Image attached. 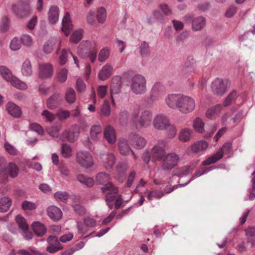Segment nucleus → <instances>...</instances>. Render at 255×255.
I'll return each instance as SVG.
<instances>
[{
    "label": "nucleus",
    "instance_id": "nucleus-1",
    "mask_svg": "<svg viewBox=\"0 0 255 255\" xmlns=\"http://www.w3.org/2000/svg\"><path fill=\"white\" fill-rule=\"evenodd\" d=\"M153 115L149 110L142 111L139 116V108H134L131 115L130 123L135 128H147L151 123Z\"/></svg>",
    "mask_w": 255,
    "mask_h": 255
},
{
    "label": "nucleus",
    "instance_id": "nucleus-2",
    "mask_svg": "<svg viewBox=\"0 0 255 255\" xmlns=\"http://www.w3.org/2000/svg\"><path fill=\"white\" fill-rule=\"evenodd\" d=\"M95 44L90 41L82 42L77 49L78 55L82 58L90 57L92 62H94L97 57V50L94 49Z\"/></svg>",
    "mask_w": 255,
    "mask_h": 255
},
{
    "label": "nucleus",
    "instance_id": "nucleus-3",
    "mask_svg": "<svg viewBox=\"0 0 255 255\" xmlns=\"http://www.w3.org/2000/svg\"><path fill=\"white\" fill-rule=\"evenodd\" d=\"M146 81L144 76L140 74L133 76L130 80V89L135 95H141L146 92Z\"/></svg>",
    "mask_w": 255,
    "mask_h": 255
},
{
    "label": "nucleus",
    "instance_id": "nucleus-4",
    "mask_svg": "<svg viewBox=\"0 0 255 255\" xmlns=\"http://www.w3.org/2000/svg\"><path fill=\"white\" fill-rule=\"evenodd\" d=\"M232 145L230 142L225 143L216 154L211 156L202 162L203 165H209L216 163L223 157V154L228 153L231 151Z\"/></svg>",
    "mask_w": 255,
    "mask_h": 255
},
{
    "label": "nucleus",
    "instance_id": "nucleus-5",
    "mask_svg": "<svg viewBox=\"0 0 255 255\" xmlns=\"http://www.w3.org/2000/svg\"><path fill=\"white\" fill-rule=\"evenodd\" d=\"M178 156L174 153H170L162 159L161 168L164 171H170L174 168L179 161Z\"/></svg>",
    "mask_w": 255,
    "mask_h": 255
},
{
    "label": "nucleus",
    "instance_id": "nucleus-6",
    "mask_svg": "<svg viewBox=\"0 0 255 255\" xmlns=\"http://www.w3.org/2000/svg\"><path fill=\"white\" fill-rule=\"evenodd\" d=\"M12 11L18 17L27 16L31 12V8L29 3L21 1L12 6Z\"/></svg>",
    "mask_w": 255,
    "mask_h": 255
},
{
    "label": "nucleus",
    "instance_id": "nucleus-7",
    "mask_svg": "<svg viewBox=\"0 0 255 255\" xmlns=\"http://www.w3.org/2000/svg\"><path fill=\"white\" fill-rule=\"evenodd\" d=\"M165 143L163 141H159L158 144L155 145L151 149V161L155 162L156 161H161L166 155L164 149Z\"/></svg>",
    "mask_w": 255,
    "mask_h": 255
},
{
    "label": "nucleus",
    "instance_id": "nucleus-8",
    "mask_svg": "<svg viewBox=\"0 0 255 255\" xmlns=\"http://www.w3.org/2000/svg\"><path fill=\"white\" fill-rule=\"evenodd\" d=\"M230 85L229 80L216 78L212 83V91L218 95H222L228 90Z\"/></svg>",
    "mask_w": 255,
    "mask_h": 255
},
{
    "label": "nucleus",
    "instance_id": "nucleus-9",
    "mask_svg": "<svg viewBox=\"0 0 255 255\" xmlns=\"http://www.w3.org/2000/svg\"><path fill=\"white\" fill-rule=\"evenodd\" d=\"M77 162L82 167L89 168L94 164L92 156L88 151H80L76 154Z\"/></svg>",
    "mask_w": 255,
    "mask_h": 255
},
{
    "label": "nucleus",
    "instance_id": "nucleus-10",
    "mask_svg": "<svg viewBox=\"0 0 255 255\" xmlns=\"http://www.w3.org/2000/svg\"><path fill=\"white\" fill-rule=\"evenodd\" d=\"M195 107V101L192 98L182 95L178 107L181 112L185 114L189 113L194 109Z\"/></svg>",
    "mask_w": 255,
    "mask_h": 255
},
{
    "label": "nucleus",
    "instance_id": "nucleus-11",
    "mask_svg": "<svg viewBox=\"0 0 255 255\" xmlns=\"http://www.w3.org/2000/svg\"><path fill=\"white\" fill-rule=\"evenodd\" d=\"M185 22L188 24H192V27L194 31L201 30L205 25V19L202 16L194 17L190 15H186L184 17Z\"/></svg>",
    "mask_w": 255,
    "mask_h": 255
},
{
    "label": "nucleus",
    "instance_id": "nucleus-12",
    "mask_svg": "<svg viewBox=\"0 0 255 255\" xmlns=\"http://www.w3.org/2000/svg\"><path fill=\"white\" fill-rule=\"evenodd\" d=\"M103 193L108 191L105 196V200L114 201L118 197V189L112 183H108L101 188Z\"/></svg>",
    "mask_w": 255,
    "mask_h": 255
},
{
    "label": "nucleus",
    "instance_id": "nucleus-13",
    "mask_svg": "<svg viewBox=\"0 0 255 255\" xmlns=\"http://www.w3.org/2000/svg\"><path fill=\"white\" fill-rule=\"evenodd\" d=\"M47 241L49 246L47 247L46 250L49 253L53 254L63 249V246H61L60 241L58 240L57 237L56 236H49Z\"/></svg>",
    "mask_w": 255,
    "mask_h": 255
},
{
    "label": "nucleus",
    "instance_id": "nucleus-14",
    "mask_svg": "<svg viewBox=\"0 0 255 255\" xmlns=\"http://www.w3.org/2000/svg\"><path fill=\"white\" fill-rule=\"evenodd\" d=\"M100 158L103 162L104 166L107 170L112 169L116 162V157L112 152H102Z\"/></svg>",
    "mask_w": 255,
    "mask_h": 255
},
{
    "label": "nucleus",
    "instance_id": "nucleus-15",
    "mask_svg": "<svg viewBox=\"0 0 255 255\" xmlns=\"http://www.w3.org/2000/svg\"><path fill=\"white\" fill-rule=\"evenodd\" d=\"M84 224L77 222V226L79 233L84 235L88 231V228L95 227L96 225V221L90 217H86L83 220Z\"/></svg>",
    "mask_w": 255,
    "mask_h": 255
},
{
    "label": "nucleus",
    "instance_id": "nucleus-16",
    "mask_svg": "<svg viewBox=\"0 0 255 255\" xmlns=\"http://www.w3.org/2000/svg\"><path fill=\"white\" fill-rule=\"evenodd\" d=\"M62 100V96L59 93H54L47 100L46 106L49 109L54 110L60 105Z\"/></svg>",
    "mask_w": 255,
    "mask_h": 255
},
{
    "label": "nucleus",
    "instance_id": "nucleus-17",
    "mask_svg": "<svg viewBox=\"0 0 255 255\" xmlns=\"http://www.w3.org/2000/svg\"><path fill=\"white\" fill-rule=\"evenodd\" d=\"M169 123V120L165 116L158 115L154 119L153 126L156 129L163 130L166 128Z\"/></svg>",
    "mask_w": 255,
    "mask_h": 255
},
{
    "label": "nucleus",
    "instance_id": "nucleus-18",
    "mask_svg": "<svg viewBox=\"0 0 255 255\" xmlns=\"http://www.w3.org/2000/svg\"><path fill=\"white\" fill-rule=\"evenodd\" d=\"M48 217L54 222L59 221L62 217V212L60 208L55 206H50L47 209Z\"/></svg>",
    "mask_w": 255,
    "mask_h": 255
},
{
    "label": "nucleus",
    "instance_id": "nucleus-19",
    "mask_svg": "<svg viewBox=\"0 0 255 255\" xmlns=\"http://www.w3.org/2000/svg\"><path fill=\"white\" fill-rule=\"evenodd\" d=\"M118 147L120 152L122 154L127 155H128L129 153H131L134 159L135 160L137 159V156L131 150L126 139L121 138L119 140L118 143Z\"/></svg>",
    "mask_w": 255,
    "mask_h": 255
},
{
    "label": "nucleus",
    "instance_id": "nucleus-20",
    "mask_svg": "<svg viewBox=\"0 0 255 255\" xmlns=\"http://www.w3.org/2000/svg\"><path fill=\"white\" fill-rule=\"evenodd\" d=\"M6 110L8 113L14 118H19L22 115L21 108L12 102H8L6 105Z\"/></svg>",
    "mask_w": 255,
    "mask_h": 255
},
{
    "label": "nucleus",
    "instance_id": "nucleus-21",
    "mask_svg": "<svg viewBox=\"0 0 255 255\" xmlns=\"http://www.w3.org/2000/svg\"><path fill=\"white\" fill-rule=\"evenodd\" d=\"M53 73L51 64H43L39 65V77L42 78L51 77Z\"/></svg>",
    "mask_w": 255,
    "mask_h": 255
},
{
    "label": "nucleus",
    "instance_id": "nucleus-22",
    "mask_svg": "<svg viewBox=\"0 0 255 255\" xmlns=\"http://www.w3.org/2000/svg\"><path fill=\"white\" fill-rule=\"evenodd\" d=\"M72 27L73 25L71 23L70 14L68 12H66L62 19V30L66 36H68Z\"/></svg>",
    "mask_w": 255,
    "mask_h": 255
},
{
    "label": "nucleus",
    "instance_id": "nucleus-23",
    "mask_svg": "<svg viewBox=\"0 0 255 255\" xmlns=\"http://www.w3.org/2000/svg\"><path fill=\"white\" fill-rule=\"evenodd\" d=\"M122 82L121 78L119 76L114 77L111 85V94L112 97L114 94H118L121 91Z\"/></svg>",
    "mask_w": 255,
    "mask_h": 255
},
{
    "label": "nucleus",
    "instance_id": "nucleus-24",
    "mask_svg": "<svg viewBox=\"0 0 255 255\" xmlns=\"http://www.w3.org/2000/svg\"><path fill=\"white\" fill-rule=\"evenodd\" d=\"M164 91L163 86L159 83H156L153 86L150 93V99L152 102L156 101L158 96Z\"/></svg>",
    "mask_w": 255,
    "mask_h": 255
},
{
    "label": "nucleus",
    "instance_id": "nucleus-25",
    "mask_svg": "<svg viewBox=\"0 0 255 255\" xmlns=\"http://www.w3.org/2000/svg\"><path fill=\"white\" fill-rule=\"evenodd\" d=\"M181 96L182 95L176 94H171L169 95L166 99V104L170 108H178Z\"/></svg>",
    "mask_w": 255,
    "mask_h": 255
},
{
    "label": "nucleus",
    "instance_id": "nucleus-26",
    "mask_svg": "<svg viewBox=\"0 0 255 255\" xmlns=\"http://www.w3.org/2000/svg\"><path fill=\"white\" fill-rule=\"evenodd\" d=\"M131 143L134 148L140 149L145 146L146 140L138 134H134L131 137Z\"/></svg>",
    "mask_w": 255,
    "mask_h": 255
},
{
    "label": "nucleus",
    "instance_id": "nucleus-27",
    "mask_svg": "<svg viewBox=\"0 0 255 255\" xmlns=\"http://www.w3.org/2000/svg\"><path fill=\"white\" fill-rule=\"evenodd\" d=\"M104 137L110 144H114L116 141L114 129L111 126L106 127L104 130Z\"/></svg>",
    "mask_w": 255,
    "mask_h": 255
},
{
    "label": "nucleus",
    "instance_id": "nucleus-28",
    "mask_svg": "<svg viewBox=\"0 0 255 255\" xmlns=\"http://www.w3.org/2000/svg\"><path fill=\"white\" fill-rule=\"evenodd\" d=\"M32 228L35 234L38 237H42L47 231L45 226L38 221L32 223Z\"/></svg>",
    "mask_w": 255,
    "mask_h": 255
},
{
    "label": "nucleus",
    "instance_id": "nucleus-29",
    "mask_svg": "<svg viewBox=\"0 0 255 255\" xmlns=\"http://www.w3.org/2000/svg\"><path fill=\"white\" fill-rule=\"evenodd\" d=\"M48 20L51 24L56 23L59 18V9L56 6H51L48 11Z\"/></svg>",
    "mask_w": 255,
    "mask_h": 255
},
{
    "label": "nucleus",
    "instance_id": "nucleus-30",
    "mask_svg": "<svg viewBox=\"0 0 255 255\" xmlns=\"http://www.w3.org/2000/svg\"><path fill=\"white\" fill-rule=\"evenodd\" d=\"M113 67L109 64H106L101 69L99 73V78L101 80H105L112 74Z\"/></svg>",
    "mask_w": 255,
    "mask_h": 255
},
{
    "label": "nucleus",
    "instance_id": "nucleus-31",
    "mask_svg": "<svg viewBox=\"0 0 255 255\" xmlns=\"http://www.w3.org/2000/svg\"><path fill=\"white\" fill-rule=\"evenodd\" d=\"M79 132L77 131H74L72 129L65 130L61 136L62 139H66L69 142H73L77 138Z\"/></svg>",
    "mask_w": 255,
    "mask_h": 255
},
{
    "label": "nucleus",
    "instance_id": "nucleus-32",
    "mask_svg": "<svg viewBox=\"0 0 255 255\" xmlns=\"http://www.w3.org/2000/svg\"><path fill=\"white\" fill-rule=\"evenodd\" d=\"M195 61L191 56L188 57L184 66L183 72L185 73H194L195 71L194 65Z\"/></svg>",
    "mask_w": 255,
    "mask_h": 255
},
{
    "label": "nucleus",
    "instance_id": "nucleus-33",
    "mask_svg": "<svg viewBox=\"0 0 255 255\" xmlns=\"http://www.w3.org/2000/svg\"><path fill=\"white\" fill-rule=\"evenodd\" d=\"M11 205V200L8 197L0 198V212H7Z\"/></svg>",
    "mask_w": 255,
    "mask_h": 255
},
{
    "label": "nucleus",
    "instance_id": "nucleus-34",
    "mask_svg": "<svg viewBox=\"0 0 255 255\" xmlns=\"http://www.w3.org/2000/svg\"><path fill=\"white\" fill-rule=\"evenodd\" d=\"M222 109V106L218 104L209 109L206 112V116L208 118H213L218 116L221 112Z\"/></svg>",
    "mask_w": 255,
    "mask_h": 255
},
{
    "label": "nucleus",
    "instance_id": "nucleus-35",
    "mask_svg": "<svg viewBox=\"0 0 255 255\" xmlns=\"http://www.w3.org/2000/svg\"><path fill=\"white\" fill-rule=\"evenodd\" d=\"M208 146V144L204 141H199L194 143L191 146V150L194 153H197L206 149Z\"/></svg>",
    "mask_w": 255,
    "mask_h": 255
},
{
    "label": "nucleus",
    "instance_id": "nucleus-36",
    "mask_svg": "<svg viewBox=\"0 0 255 255\" xmlns=\"http://www.w3.org/2000/svg\"><path fill=\"white\" fill-rule=\"evenodd\" d=\"M66 101L69 104L74 103L76 99V92L72 88H68L65 95Z\"/></svg>",
    "mask_w": 255,
    "mask_h": 255
},
{
    "label": "nucleus",
    "instance_id": "nucleus-37",
    "mask_svg": "<svg viewBox=\"0 0 255 255\" xmlns=\"http://www.w3.org/2000/svg\"><path fill=\"white\" fill-rule=\"evenodd\" d=\"M110 180V176L108 174H106L105 173L101 172L99 173L96 176V181L97 184L103 185L105 186V185L108 184V183H110L109 182Z\"/></svg>",
    "mask_w": 255,
    "mask_h": 255
},
{
    "label": "nucleus",
    "instance_id": "nucleus-38",
    "mask_svg": "<svg viewBox=\"0 0 255 255\" xmlns=\"http://www.w3.org/2000/svg\"><path fill=\"white\" fill-rule=\"evenodd\" d=\"M8 82L14 87L20 90H26L27 89V86L25 83L20 81L16 77L13 76L11 80H10Z\"/></svg>",
    "mask_w": 255,
    "mask_h": 255
},
{
    "label": "nucleus",
    "instance_id": "nucleus-39",
    "mask_svg": "<svg viewBox=\"0 0 255 255\" xmlns=\"http://www.w3.org/2000/svg\"><path fill=\"white\" fill-rule=\"evenodd\" d=\"M192 130L185 128L181 130L179 135V139L183 142H187L192 136Z\"/></svg>",
    "mask_w": 255,
    "mask_h": 255
},
{
    "label": "nucleus",
    "instance_id": "nucleus-40",
    "mask_svg": "<svg viewBox=\"0 0 255 255\" xmlns=\"http://www.w3.org/2000/svg\"><path fill=\"white\" fill-rule=\"evenodd\" d=\"M98 113L101 116L109 117L111 114V106L108 101H105L102 107L98 110Z\"/></svg>",
    "mask_w": 255,
    "mask_h": 255
},
{
    "label": "nucleus",
    "instance_id": "nucleus-41",
    "mask_svg": "<svg viewBox=\"0 0 255 255\" xmlns=\"http://www.w3.org/2000/svg\"><path fill=\"white\" fill-rule=\"evenodd\" d=\"M21 73L23 76H30L32 74L31 63L29 60H26L22 64Z\"/></svg>",
    "mask_w": 255,
    "mask_h": 255
},
{
    "label": "nucleus",
    "instance_id": "nucleus-42",
    "mask_svg": "<svg viewBox=\"0 0 255 255\" xmlns=\"http://www.w3.org/2000/svg\"><path fill=\"white\" fill-rule=\"evenodd\" d=\"M0 74L7 82L13 77L11 71L5 66H0Z\"/></svg>",
    "mask_w": 255,
    "mask_h": 255
},
{
    "label": "nucleus",
    "instance_id": "nucleus-43",
    "mask_svg": "<svg viewBox=\"0 0 255 255\" xmlns=\"http://www.w3.org/2000/svg\"><path fill=\"white\" fill-rule=\"evenodd\" d=\"M6 170L9 176L14 178L17 176L18 172V168L13 163H9L6 167Z\"/></svg>",
    "mask_w": 255,
    "mask_h": 255
},
{
    "label": "nucleus",
    "instance_id": "nucleus-44",
    "mask_svg": "<svg viewBox=\"0 0 255 255\" xmlns=\"http://www.w3.org/2000/svg\"><path fill=\"white\" fill-rule=\"evenodd\" d=\"M191 170L192 169L190 166H184L178 169L176 172L174 173L173 176H176L177 177L186 176L191 173Z\"/></svg>",
    "mask_w": 255,
    "mask_h": 255
},
{
    "label": "nucleus",
    "instance_id": "nucleus-45",
    "mask_svg": "<svg viewBox=\"0 0 255 255\" xmlns=\"http://www.w3.org/2000/svg\"><path fill=\"white\" fill-rule=\"evenodd\" d=\"M140 55L142 57H146L149 54V46L147 42L143 41L139 47Z\"/></svg>",
    "mask_w": 255,
    "mask_h": 255
},
{
    "label": "nucleus",
    "instance_id": "nucleus-46",
    "mask_svg": "<svg viewBox=\"0 0 255 255\" xmlns=\"http://www.w3.org/2000/svg\"><path fill=\"white\" fill-rule=\"evenodd\" d=\"M15 220L18 224V228L22 231L29 228L25 219L21 215H18L15 218Z\"/></svg>",
    "mask_w": 255,
    "mask_h": 255
},
{
    "label": "nucleus",
    "instance_id": "nucleus-47",
    "mask_svg": "<svg viewBox=\"0 0 255 255\" xmlns=\"http://www.w3.org/2000/svg\"><path fill=\"white\" fill-rule=\"evenodd\" d=\"M102 128L100 126H93L92 127L90 130V135L91 138L93 140H97L98 139V136L101 134L102 131Z\"/></svg>",
    "mask_w": 255,
    "mask_h": 255
},
{
    "label": "nucleus",
    "instance_id": "nucleus-48",
    "mask_svg": "<svg viewBox=\"0 0 255 255\" xmlns=\"http://www.w3.org/2000/svg\"><path fill=\"white\" fill-rule=\"evenodd\" d=\"M237 97V93L236 91H233L229 94L227 97L225 99L223 105L224 107H228L230 106L233 101H234Z\"/></svg>",
    "mask_w": 255,
    "mask_h": 255
},
{
    "label": "nucleus",
    "instance_id": "nucleus-49",
    "mask_svg": "<svg viewBox=\"0 0 255 255\" xmlns=\"http://www.w3.org/2000/svg\"><path fill=\"white\" fill-rule=\"evenodd\" d=\"M204 123L202 120L199 118H197L193 122V127L196 131L202 133L204 131Z\"/></svg>",
    "mask_w": 255,
    "mask_h": 255
},
{
    "label": "nucleus",
    "instance_id": "nucleus-50",
    "mask_svg": "<svg viewBox=\"0 0 255 255\" xmlns=\"http://www.w3.org/2000/svg\"><path fill=\"white\" fill-rule=\"evenodd\" d=\"M164 195V193L160 190H153L148 193L147 197L149 200H152L154 198L160 199Z\"/></svg>",
    "mask_w": 255,
    "mask_h": 255
},
{
    "label": "nucleus",
    "instance_id": "nucleus-51",
    "mask_svg": "<svg viewBox=\"0 0 255 255\" xmlns=\"http://www.w3.org/2000/svg\"><path fill=\"white\" fill-rule=\"evenodd\" d=\"M10 20L6 16H4L1 21L0 30L2 32L7 31L9 28Z\"/></svg>",
    "mask_w": 255,
    "mask_h": 255
},
{
    "label": "nucleus",
    "instance_id": "nucleus-52",
    "mask_svg": "<svg viewBox=\"0 0 255 255\" xmlns=\"http://www.w3.org/2000/svg\"><path fill=\"white\" fill-rule=\"evenodd\" d=\"M72 149L71 147L66 143H63L61 147V154L65 158H68L71 156Z\"/></svg>",
    "mask_w": 255,
    "mask_h": 255
},
{
    "label": "nucleus",
    "instance_id": "nucleus-53",
    "mask_svg": "<svg viewBox=\"0 0 255 255\" xmlns=\"http://www.w3.org/2000/svg\"><path fill=\"white\" fill-rule=\"evenodd\" d=\"M60 130V127L58 126H52L46 129L47 132L51 136L55 137L58 136V133Z\"/></svg>",
    "mask_w": 255,
    "mask_h": 255
},
{
    "label": "nucleus",
    "instance_id": "nucleus-54",
    "mask_svg": "<svg viewBox=\"0 0 255 255\" xmlns=\"http://www.w3.org/2000/svg\"><path fill=\"white\" fill-rule=\"evenodd\" d=\"M69 195L66 192L58 191L54 194V197L58 201L64 202L68 198Z\"/></svg>",
    "mask_w": 255,
    "mask_h": 255
},
{
    "label": "nucleus",
    "instance_id": "nucleus-55",
    "mask_svg": "<svg viewBox=\"0 0 255 255\" xmlns=\"http://www.w3.org/2000/svg\"><path fill=\"white\" fill-rule=\"evenodd\" d=\"M21 207L24 210H33L36 208V205L32 202L24 201L21 204Z\"/></svg>",
    "mask_w": 255,
    "mask_h": 255
},
{
    "label": "nucleus",
    "instance_id": "nucleus-56",
    "mask_svg": "<svg viewBox=\"0 0 255 255\" xmlns=\"http://www.w3.org/2000/svg\"><path fill=\"white\" fill-rule=\"evenodd\" d=\"M32 38L31 36L27 34H23L21 36L20 41L23 45L30 46L32 43Z\"/></svg>",
    "mask_w": 255,
    "mask_h": 255
},
{
    "label": "nucleus",
    "instance_id": "nucleus-57",
    "mask_svg": "<svg viewBox=\"0 0 255 255\" xmlns=\"http://www.w3.org/2000/svg\"><path fill=\"white\" fill-rule=\"evenodd\" d=\"M97 17L100 23H103L106 18V11L105 8L101 7L97 11Z\"/></svg>",
    "mask_w": 255,
    "mask_h": 255
},
{
    "label": "nucleus",
    "instance_id": "nucleus-58",
    "mask_svg": "<svg viewBox=\"0 0 255 255\" xmlns=\"http://www.w3.org/2000/svg\"><path fill=\"white\" fill-rule=\"evenodd\" d=\"M83 36L82 30H78L74 32L71 35L70 39L71 41L75 43H78Z\"/></svg>",
    "mask_w": 255,
    "mask_h": 255
},
{
    "label": "nucleus",
    "instance_id": "nucleus-59",
    "mask_svg": "<svg viewBox=\"0 0 255 255\" xmlns=\"http://www.w3.org/2000/svg\"><path fill=\"white\" fill-rule=\"evenodd\" d=\"M110 53L108 49L103 48L102 49L99 54L98 57V60L101 62L105 61L109 56Z\"/></svg>",
    "mask_w": 255,
    "mask_h": 255
},
{
    "label": "nucleus",
    "instance_id": "nucleus-60",
    "mask_svg": "<svg viewBox=\"0 0 255 255\" xmlns=\"http://www.w3.org/2000/svg\"><path fill=\"white\" fill-rule=\"evenodd\" d=\"M55 43L52 40H48L45 42L43 46V51L46 54L51 53Z\"/></svg>",
    "mask_w": 255,
    "mask_h": 255
},
{
    "label": "nucleus",
    "instance_id": "nucleus-61",
    "mask_svg": "<svg viewBox=\"0 0 255 255\" xmlns=\"http://www.w3.org/2000/svg\"><path fill=\"white\" fill-rule=\"evenodd\" d=\"M21 42L17 37H14L11 40L10 44V48L12 50L16 51L20 49Z\"/></svg>",
    "mask_w": 255,
    "mask_h": 255
},
{
    "label": "nucleus",
    "instance_id": "nucleus-62",
    "mask_svg": "<svg viewBox=\"0 0 255 255\" xmlns=\"http://www.w3.org/2000/svg\"><path fill=\"white\" fill-rule=\"evenodd\" d=\"M67 78V70L66 69H62L60 70L57 75L58 80L61 83L66 81Z\"/></svg>",
    "mask_w": 255,
    "mask_h": 255
},
{
    "label": "nucleus",
    "instance_id": "nucleus-63",
    "mask_svg": "<svg viewBox=\"0 0 255 255\" xmlns=\"http://www.w3.org/2000/svg\"><path fill=\"white\" fill-rule=\"evenodd\" d=\"M76 89L79 93L84 91L86 89V84L81 78H78L76 83Z\"/></svg>",
    "mask_w": 255,
    "mask_h": 255
},
{
    "label": "nucleus",
    "instance_id": "nucleus-64",
    "mask_svg": "<svg viewBox=\"0 0 255 255\" xmlns=\"http://www.w3.org/2000/svg\"><path fill=\"white\" fill-rule=\"evenodd\" d=\"M75 212L79 216H83L86 213V209L85 208L79 205L75 204L73 206Z\"/></svg>",
    "mask_w": 255,
    "mask_h": 255
}]
</instances>
